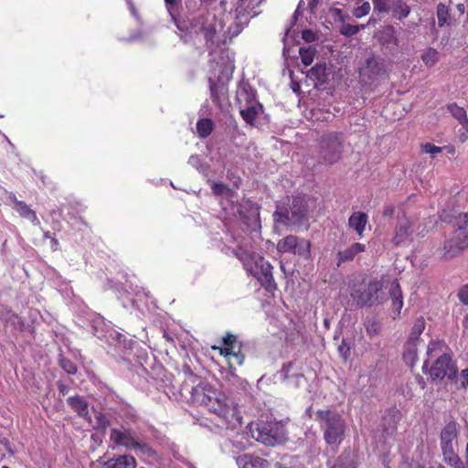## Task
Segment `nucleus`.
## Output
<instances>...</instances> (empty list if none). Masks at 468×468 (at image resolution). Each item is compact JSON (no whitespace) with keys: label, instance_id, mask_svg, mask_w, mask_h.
Here are the masks:
<instances>
[{"label":"nucleus","instance_id":"nucleus-34","mask_svg":"<svg viewBox=\"0 0 468 468\" xmlns=\"http://www.w3.org/2000/svg\"><path fill=\"white\" fill-rule=\"evenodd\" d=\"M274 221L283 225H290L292 223L290 209L286 207H278L273 214Z\"/></svg>","mask_w":468,"mask_h":468},{"label":"nucleus","instance_id":"nucleus-43","mask_svg":"<svg viewBox=\"0 0 468 468\" xmlns=\"http://www.w3.org/2000/svg\"><path fill=\"white\" fill-rule=\"evenodd\" d=\"M95 428L98 430L105 431L107 428L111 426L110 419L102 412H96L95 414Z\"/></svg>","mask_w":468,"mask_h":468},{"label":"nucleus","instance_id":"nucleus-60","mask_svg":"<svg viewBox=\"0 0 468 468\" xmlns=\"http://www.w3.org/2000/svg\"><path fill=\"white\" fill-rule=\"evenodd\" d=\"M106 454H103L102 456L99 457L96 461L100 465L102 466V468H106V465L104 464L107 460H105Z\"/></svg>","mask_w":468,"mask_h":468},{"label":"nucleus","instance_id":"nucleus-45","mask_svg":"<svg viewBox=\"0 0 468 468\" xmlns=\"http://www.w3.org/2000/svg\"><path fill=\"white\" fill-rule=\"evenodd\" d=\"M133 450H138L149 457H153L155 455V451L147 443L140 441L139 439L136 440V442L134 443Z\"/></svg>","mask_w":468,"mask_h":468},{"label":"nucleus","instance_id":"nucleus-54","mask_svg":"<svg viewBox=\"0 0 468 468\" xmlns=\"http://www.w3.org/2000/svg\"><path fill=\"white\" fill-rule=\"evenodd\" d=\"M458 298L463 303L468 304V283L459 290Z\"/></svg>","mask_w":468,"mask_h":468},{"label":"nucleus","instance_id":"nucleus-3","mask_svg":"<svg viewBox=\"0 0 468 468\" xmlns=\"http://www.w3.org/2000/svg\"><path fill=\"white\" fill-rule=\"evenodd\" d=\"M426 354L429 358H434L431 365L428 359L422 365L423 373L428 375L431 381L443 380L444 378L453 381L456 378L458 373L457 363L452 358L451 349L444 340H431Z\"/></svg>","mask_w":468,"mask_h":468},{"label":"nucleus","instance_id":"nucleus-33","mask_svg":"<svg viewBox=\"0 0 468 468\" xmlns=\"http://www.w3.org/2000/svg\"><path fill=\"white\" fill-rule=\"evenodd\" d=\"M214 130V122L210 118L199 119L197 122V132L200 138H207Z\"/></svg>","mask_w":468,"mask_h":468},{"label":"nucleus","instance_id":"nucleus-16","mask_svg":"<svg viewBox=\"0 0 468 468\" xmlns=\"http://www.w3.org/2000/svg\"><path fill=\"white\" fill-rule=\"evenodd\" d=\"M366 251V245L360 242H355L348 248L339 250L336 254V266L340 267L344 263L351 262L359 254Z\"/></svg>","mask_w":468,"mask_h":468},{"label":"nucleus","instance_id":"nucleus-27","mask_svg":"<svg viewBox=\"0 0 468 468\" xmlns=\"http://www.w3.org/2000/svg\"><path fill=\"white\" fill-rule=\"evenodd\" d=\"M442 453L443 462L451 466L452 468H465L464 463L462 461L461 457L455 451V447L453 448H445L444 450H441Z\"/></svg>","mask_w":468,"mask_h":468},{"label":"nucleus","instance_id":"nucleus-12","mask_svg":"<svg viewBox=\"0 0 468 468\" xmlns=\"http://www.w3.org/2000/svg\"><path fill=\"white\" fill-rule=\"evenodd\" d=\"M110 441L115 446H122L128 450H133L136 440L138 439L135 431L131 429L113 428L110 431Z\"/></svg>","mask_w":468,"mask_h":468},{"label":"nucleus","instance_id":"nucleus-19","mask_svg":"<svg viewBox=\"0 0 468 468\" xmlns=\"http://www.w3.org/2000/svg\"><path fill=\"white\" fill-rule=\"evenodd\" d=\"M199 21H202V25L200 27V32L203 34L204 38L206 40L207 46L209 48L210 46H214L217 42V27L215 22L209 21L208 17L200 16L198 18Z\"/></svg>","mask_w":468,"mask_h":468},{"label":"nucleus","instance_id":"nucleus-37","mask_svg":"<svg viewBox=\"0 0 468 468\" xmlns=\"http://www.w3.org/2000/svg\"><path fill=\"white\" fill-rule=\"evenodd\" d=\"M316 49L312 47L300 48L299 54L302 63L307 67L310 66L314 59Z\"/></svg>","mask_w":468,"mask_h":468},{"label":"nucleus","instance_id":"nucleus-42","mask_svg":"<svg viewBox=\"0 0 468 468\" xmlns=\"http://www.w3.org/2000/svg\"><path fill=\"white\" fill-rule=\"evenodd\" d=\"M364 28H365L364 25L356 26V25H351V24H344L340 27L339 32L341 35H343L346 37H350L356 35L360 31V29H364Z\"/></svg>","mask_w":468,"mask_h":468},{"label":"nucleus","instance_id":"nucleus-22","mask_svg":"<svg viewBox=\"0 0 468 468\" xmlns=\"http://www.w3.org/2000/svg\"><path fill=\"white\" fill-rule=\"evenodd\" d=\"M389 295L391 298L392 311L399 315L403 307V296L400 285L398 281H393L390 283Z\"/></svg>","mask_w":468,"mask_h":468},{"label":"nucleus","instance_id":"nucleus-49","mask_svg":"<svg viewBox=\"0 0 468 468\" xmlns=\"http://www.w3.org/2000/svg\"><path fill=\"white\" fill-rule=\"evenodd\" d=\"M374 10L378 13H388L390 5L388 0H372Z\"/></svg>","mask_w":468,"mask_h":468},{"label":"nucleus","instance_id":"nucleus-53","mask_svg":"<svg viewBox=\"0 0 468 468\" xmlns=\"http://www.w3.org/2000/svg\"><path fill=\"white\" fill-rule=\"evenodd\" d=\"M302 38L307 43H312L316 40L317 37L311 29H304L302 32Z\"/></svg>","mask_w":468,"mask_h":468},{"label":"nucleus","instance_id":"nucleus-63","mask_svg":"<svg viewBox=\"0 0 468 468\" xmlns=\"http://www.w3.org/2000/svg\"><path fill=\"white\" fill-rule=\"evenodd\" d=\"M51 244H52L53 250H57V246L58 245V239L55 238H51Z\"/></svg>","mask_w":468,"mask_h":468},{"label":"nucleus","instance_id":"nucleus-13","mask_svg":"<svg viewBox=\"0 0 468 468\" xmlns=\"http://www.w3.org/2000/svg\"><path fill=\"white\" fill-rule=\"evenodd\" d=\"M411 227L412 224L410 218H399L394 229V237L391 239L392 244L398 247L410 241L412 234Z\"/></svg>","mask_w":468,"mask_h":468},{"label":"nucleus","instance_id":"nucleus-26","mask_svg":"<svg viewBox=\"0 0 468 468\" xmlns=\"http://www.w3.org/2000/svg\"><path fill=\"white\" fill-rule=\"evenodd\" d=\"M401 420V412L397 408H391L386 410L383 416V425L386 431H396L397 425Z\"/></svg>","mask_w":468,"mask_h":468},{"label":"nucleus","instance_id":"nucleus-18","mask_svg":"<svg viewBox=\"0 0 468 468\" xmlns=\"http://www.w3.org/2000/svg\"><path fill=\"white\" fill-rule=\"evenodd\" d=\"M263 112V105L261 102L253 104L241 105L239 114L245 122L249 125H254L256 118Z\"/></svg>","mask_w":468,"mask_h":468},{"label":"nucleus","instance_id":"nucleus-29","mask_svg":"<svg viewBox=\"0 0 468 468\" xmlns=\"http://www.w3.org/2000/svg\"><path fill=\"white\" fill-rule=\"evenodd\" d=\"M403 359L410 367L415 365L418 360L417 342L408 340L404 346Z\"/></svg>","mask_w":468,"mask_h":468},{"label":"nucleus","instance_id":"nucleus-9","mask_svg":"<svg viewBox=\"0 0 468 468\" xmlns=\"http://www.w3.org/2000/svg\"><path fill=\"white\" fill-rule=\"evenodd\" d=\"M277 250L282 253L292 252L308 259L311 255V242L303 239L300 241L298 237L288 235L278 242Z\"/></svg>","mask_w":468,"mask_h":468},{"label":"nucleus","instance_id":"nucleus-32","mask_svg":"<svg viewBox=\"0 0 468 468\" xmlns=\"http://www.w3.org/2000/svg\"><path fill=\"white\" fill-rule=\"evenodd\" d=\"M326 65L325 63H317L308 71V76L311 79L317 80L319 83L323 84L327 80V73H326Z\"/></svg>","mask_w":468,"mask_h":468},{"label":"nucleus","instance_id":"nucleus-51","mask_svg":"<svg viewBox=\"0 0 468 468\" xmlns=\"http://www.w3.org/2000/svg\"><path fill=\"white\" fill-rule=\"evenodd\" d=\"M213 194L216 196H222L227 190H229V187L227 185L221 183V182H214L211 186Z\"/></svg>","mask_w":468,"mask_h":468},{"label":"nucleus","instance_id":"nucleus-21","mask_svg":"<svg viewBox=\"0 0 468 468\" xmlns=\"http://www.w3.org/2000/svg\"><path fill=\"white\" fill-rule=\"evenodd\" d=\"M368 217L366 213L357 211L354 212L348 218V226L354 229L359 237H363Z\"/></svg>","mask_w":468,"mask_h":468},{"label":"nucleus","instance_id":"nucleus-24","mask_svg":"<svg viewBox=\"0 0 468 468\" xmlns=\"http://www.w3.org/2000/svg\"><path fill=\"white\" fill-rule=\"evenodd\" d=\"M366 64L367 66L364 75L367 74L371 82H373L378 77L384 75L386 72L383 64L374 58L367 59Z\"/></svg>","mask_w":468,"mask_h":468},{"label":"nucleus","instance_id":"nucleus-4","mask_svg":"<svg viewBox=\"0 0 468 468\" xmlns=\"http://www.w3.org/2000/svg\"><path fill=\"white\" fill-rule=\"evenodd\" d=\"M249 245L250 241L239 245L234 250V255L242 262L247 272L256 278L267 292H274L278 286L272 275V265Z\"/></svg>","mask_w":468,"mask_h":468},{"label":"nucleus","instance_id":"nucleus-41","mask_svg":"<svg viewBox=\"0 0 468 468\" xmlns=\"http://www.w3.org/2000/svg\"><path fill=\"white\" fill-rule=\"evenodd\" d=\"M451 382L456 385L457 389L466 390L468 388V367L463 369L460 375L457 374L456 378Z\"/></svg>","mask_w":468,"mask_h":468},{"label":"nucleus","instance_id":"nucleus-50","mask_svg":"<svg viewBox=\"0 0 468 468\" xmlns=\"http://www.w3.org/2000/svg\"><path fill=\"white\" fill-rule=\"evenodd\" d=\"M60 366L69 375H75L78 371L77 366L71 360L67 358L60 360Z\"/></svg>","mask_w":468,"mask_h":468},{"label":"nucleus","instance_id":"nucleus-2","mask_svg":"<svg viewBox=\"0 0 468 468\" xmlns=\"http://www.w3.org/2000/svg\"><path fill=\"white\" fill-rule=\"evenodd\" d=\"M191 403L203 406L214 414L227 430H236L242 424L238 404L206 379L199 380L190 391Z\"/></svg>","mask_w":468,"mask_h":468},{"label":"nucleus","instance_id":"nucleus-48","mask_svg":"<svg viewBox=\"0 0 468 468\" xmlns=\"http://www.w3.org/2000/svg\"><path fill=\"white\" fill-rule=\"evenodd\" d=\"M420 148L422 153L430 154H437L441 153L443 150L442 147L437 146L431 143L422 144Z\"/></svg>","mask_w":468,"mask_h":468},{"label":"nucleus","instance_id":"nucleus-10","mask_svg":"<svg viewBox=\"0 0 468 468\" xmlns=\"http://www.w3.org/2000/svg\"><path fill=\"white\" fill-rule=\"evenodd\" d=\"M468 247V235L462 231H454L452 236L443 244V257L453 258Z\"/></svg>","mask_w":468,"mask_h":468},{"label":"nucleus","instance_id":"nucleus-35","mask_svg":"<svg viewBox=\"0 0 468 468\" xmlns=\"http://www.w3.org/2000/svg\"><path fill=\"white\" fill-rule=\"evenodd\" d=\"M439 52L433 48H426L421 55V60L429 68L434 66L439 61Z\"/></svg>","mask_w":468,"mask_h":468},{"label":"nucleus","instance_id":"nucleus-7","mask_svg":"<svg viewBox=\"0 0 468 468\" xmlns=\"http://www.w3.org/2000/svg\"><path fill=\"white\" fill-rule=\"evenodd\" d=\"M248 429L254 440L267 446H275L286 440V429L282 421L258 420L250 423Z\"/></svg>","mask_w":468,"mask_h":468},{"label":"nucleus","instance_id":"nucleus-40","mask_svg":"<svg viewBox=\"0 0 468 468\" xmlns=\"http://www.w3.org/2000/svg\"><path fill=\"white\" fill-rule=\"evenodd\" d=\"M437 18H438V26L440 27H443L450 18L449 9L447 5L440 3L437 5Z\"/></svg>","mask_w":468,"mask_h":468},{"label":"nucleus","instance_id":"nucleus-25","mask_svg":"<svg viewBox=\"0 0 468 468\" xmlns=\"http://www.w3.org/2000/svg\"><path fill=\"white\" fill-rule=\"evenodd\" d=\"M389 12L392 13L394 18L403 20L410 14V6L405 0H394L389 7Z\"/></svg>","mask_w":468,"mask_h":468},{"label":"nucleus","instance_id":"nucleus-44","mask_svg":"<svg viewBox=\"0 0 468 468\" xmlns=\"http://www.w3.org/2000/svg\"><path fill=\"white\" fill-rule=\"evenodd\" d=\"M339 356L346 362L351 355V346L346 339H342L341 344L338 346Z\"/></svg>","mask_w":468,"mask_h":468},{"label":"nucleus","instance_id":"nucleus-30","mask_svg":"<svg viewBox=\"0 0 468 468\" xmlns=\"http://www.w3.org/2000/svg\"><path fill=\"white\" fill-rule=\"evenodd\" d=\"M303 203V201L300 197L292 199V205L290 207L292 223L299 222L305 217L306 207Z\"/></svg>","mask_w":468,"mask_h":468},{"label":"nucleus","instance_id":"nucleus-52","mask_svg":"<svg viewBox=\"0 0 468 468\" xmlns=\"http://www.w3.org/2000/svg\"><path fill=\"white\" fill-rule=\"evenodd\" d=\"M183 373L186 377L191 378V381L193 383H195L197 380V382L199 380H201L200 378L193 372V370L191 369V367L188 365L183 366Z\"/></svg>","mask_w":468,"mask_h":468},{"label":"nucleus","instance_id":"nucleus-59","mask_svg":"<svg viewBox=\"0 0 468 468\" xmlns=\"http://www.w3.org/2000/svg\"><path fill=\"white\" fill-rule=\"evenodd\" d=\"M58 388L59 392L63 395H65L69 390V388L62 383H58Z\"/></svg>","mask_w":468,"mask_h":468},{"label":"nucleus","instance_id":"nucleus-15","mask_svg":"<svg viewBox=\"0 0 468 468\" xmlns=\"http://www.w3.org/2000/svg\"><path fill=\"white\" fill-rule=\"evenodd\" d=\"M459 434L457 423L451 420L445 424L440 433V447L441 450L445 448H453L454 441L457 440Z\"/></svg>","mask_w":468,"mask_h":468},{"label":"nucleus","instance_id":"nucleus-31","mask_svg":"<svg viewBox=\"0 0 468 468\" xmlns=\"http://www.w3.org/2000/svg\"><path fill=\"white\" fill-rule=\"evenodd\" d=\"M67 403L79 415H84L88 412L87 401L79 395L69 397Z\"/></svg>","mask_w":468,"mask_h":468},{"label":"nucleus","instance_id":"nucleus-20","mask_svg":"<svg viewBox=\"0 0 468 468\" xmlns=\"http://www.w3.org/2000/svg\"><path fill=\"white\" fill-rule=\"evenodd\" d=\"M104 464L106 468H136L137 461L131 454H122L108 459Z\"/></svg>","mask_w":468,"mask_h":468},{"label":"nucleus","instance_id":"nucleus-64","mask_svg":"<svg viewBox=\"0 0 468 468\" xmlns=\"http://www.w3.org/2000/svg\"><path fill=\"white\" fill-rule=\"evenodd\" d=\"M463 324L464 328L468 329V314L465 315Z\"/></svg>","mask_w":468,"mask_h":468},{"label":"nucleus","instance_id":"nucleus-6","mask_svg":"<svg viewBox=\"0 0 468 468\" xmlns=\"http://www.w3.org/2000/svg\"><path fill=\"white\" fill-rule=\"evenodd\" d=\"M316 420L324 431V439L328 445H339L346 432L344 418L336 411L331 410H318Z\"/></svg>","mask_w":468,"mask_h":468},{"label":"nucleus","instance_id":"nucleus-61","mask_svg":"<svg viewBox=\"0 0 468 468\" xmlns=\"http://www.w3.org/2000/svg\"><path fill=\"white\" fill-rule=\"evenodd\" d=\"M443 149H445L447 151L448 154H455V148L452 145H446L444 147H442Z\"/></svg>","mask_w":468,"mask_h":468},{"label":"nucleus","instance_id":"nucleus-46","mask_svg":"<svg viewBox=\"0 0 468 468\" xmlns=\"http://www.w3.org/2000/svg\"><path fill=\"white\" fill-rule=\"evenodd\" d=\"M371 9L369 2L366 1L361 5L355 7L353 10V16L356 18H361L367 16Z\"/></svg>","mask_w":468,"mask_h":468},{"label":"nucleus","instance_id":"nucleus-39","mask_svg":"<svg viewBox=\"0 0 468 468\" xmlns=\"http://www.w3.org/2000/svg\"><path fill=\"white\" fill-rule=\"evenodd\" d=\"M448 110L461 124L468 122L466 112L463 107L458 106L456 103H451L448 106Z\"/></svg>","mask_w":468,"mask_h":468},{"label":"nucleus","instance_id":"nucleus-47","mask_svg":"<svg viewBox=\"0 0 468 468\" xmlns=\"http://www.w3.org/2000/svg\"><path fill=\"white\" fill-rule=\"evenodd\" d=\"M383 44L390 49H394L399 46V38L395 35L393 29L391 30L390 34L387 35V37L384 38Z\"/></svg>","mask_w":468,"mask_h":468},{"label":"nucleus","instance_id":"nucleus-56","mask_svg":"<svg viewBox=\"0 0 468 468\" xmlns=\"http://www.w3.org/2000/svg\"><path fill=\"white\" fill-rule=\"evenodd\" d=\"M395 213V206L394 205H387L383 208V217H392Z\"/></svg>","mask_w":468,"mask_h":468},{"label":"nucleus","instance_id":"nucleus-8","mask_svg":"<svg viewBox=\"0 0 468 468\" xmlns=\"http://www.w3.org/2000/svg\"><path fill=\"white\" fill-rule=\"evenodd\" d=\"M222 342L223 347L214 346L212 349L218 350L220 356L228 358L230 368H234L236 366H241L245 356L240 351V346L236 350L237 336L233 334L227 333Z\"/></svg>","mask_w":468,"mask_h":468},{"label":"nucleus","instance_id":"nucleus-14","mask_svg":"<svg viewBox=\"0 0 468 468\" xmlns=\"http://www.w3.org/2000/svg\"><path fill=\"white\" fill-rule=\"evenodd\" d=\"M238 213L244 220L245 224L250 226L259 220L260 206L250 199L242 200L238 209Z\"/></svg>","mask_w":468,"mask_h":468},{"label":"nucleus","instance_id":"nucleus-17","mask_svg":"<svg viewBox=\"0 0 468 468\" xmlns=\"http://www.w3.org/2000/svg\"><path fill=\"white\" fill-rule=\"evenodd\" d=\"M236 463L239 468H270L271 463L269 461L254 455V454H242L236 458Z\"/></svg>","mask_w":468,"mask_h":468},{"label":"nucleus","instance_id":"nucleus-1","mask_svg":"<svg viewBox=\"0 0 468 468\" xmlns=\"http://www.w3.org/2000/svg\"><path fill=\"white\" fill-rule=\"evenodd\" d=\"M191 403L203 406L214 414L227 430H236L242 424L238 404L206 379L199 380L190 391Z\"/></svg>","mask_w":468,"mask_h":468},{"label":"nucleus","instance_id":"nucleus-62","mask_svg":"<svg viewBox=\"0 0 468 468\" xmlns=\"http://www.w3.org/2000/svg\"><path fill=\"white\" fill-rule=\"evenodd\" d=\"M464 458H465L464 467L468 468V442L466 443V446H465Z\"/></svg>","mask_w":468,"mask_h":468},{"label":"nucleus","instance_id":"nucleus-58","mask_svg":"<svg viewBox=\"0 0 468 468\" xmlns=\"http://www.w3.org/2000/svg\"><path fill=\"white\" fill-rule=\"evenodd\" d=\"M166 6L170 9L174 6H178L181 3V0H165Z\"/></svg>","mask_w":468,"mask_h":468},{"label":"nucleus","instance_id":"nucleus-38","mask_svg":"<svg viewBox=\"0 0 468 468\" xmlns=\"http://www.w3.org/2000/svg\"><path fill=\"white\" fill-rule=\"evenodd\" d=\"M425 329V320L423 317L417 318L411 329L409 340L417 342Z\"/></svg>","mask_w":468,"mask_h":468},{"label":"nucleus","instance_id":"nucleus-36","mask_svg":"<svg viewBox=\"0 0 468 468\" xmlns=\"http://www.w3.org/2000/svg\"><path fill=\"white\" fill-rule=\"evenodd\" d=\"M16 210L19 213L21 217L27 218L31 221H35L37 219L36 212L33 211L24 201H16Z\"/></svg>","mask_w":468,"mask_h":468},{"label":"nucleus","instance_id":"nucleus-11","mask_svg":"<svg viewBox=\"0 0 468 468\" xmlns=\"http://www.w3.org/2000/svg\"><path fill=\"white\" fill-rule=\"evenodd\" d=\"M381 289V282L373 281L363 289L356 290L354 298L360 306H371L378 301V293Z\"/></svg>","mask_w":468,"mask_h":468},{"label":"nucleus","instance_id":"nucleus-57","mask_svg":"<svg viewBox=\"0 0 468 468\" xmlns=\"http://www.w3.org/2000/svg\"><path fill=\"white\" fill-rule=\"evenodd\" d=\"M367 332L369 336L378 334V324L376 323H372L371 325L367 327Z\"/></svg>","mask_w":468,"mask_h":468},{"label":"nucleus","instance_id":"nucleus-5","mask_svg":"<svg viewBox=\"0 0 468 468\" xmlns=\"http://www.w3.org/2000/svg\"><path fill=\"white\" fill-rule=\"evenodd\" d=\"M346 136L343 132L326 131L316 140L318 163L333 165L343 158Z\"/></svg>","mask_w":468,"mask_h":468},{"label":"nucleus","instance_id":"nucleus-23","mask_svg":"<svg viewBox=\"0 0 468 468\" xmlns=\"http://www.w3.org/2000/svg\"><path fill=\"white\" fill-rule=\"evenodd\" d=\"M237 100L239 107L241 105L253 104L259 102L256 100V90L249 84H243L237 92Z\"/></svg>","mask_w":468,"mask_h":468},{"label":"nucleus","instance_id":"nucleus-28","mask_svg":"<svg viewBox=\"0 0 468 468\" xmlns=\"http://www.w3.org/2000/svg\"><path fill=\"white\" fill-rule=\"evenodd\" d=\"M209 82L211 100L218 107L222 108V101L227 97V90L224 86L218 85L211 79L209 80Z\"/></svg>","mask_w":468,"mask_h":468},{"label":"nucleus","instance_id":"nucleus-55","mask_svg":"<svg viewBox=\"0 0 468 468\" xmlns=\"http://www.w3.org/2000/svg\"><path fill=\"white\" fill-rule=\"evenodd\" d=\"M462 129L459 130L458 139L461 143H465L468 140V132H467V126L466 122L464 123H462Z\"/></svg>","mask_w":468,"mask_h":468}]
</instances>
